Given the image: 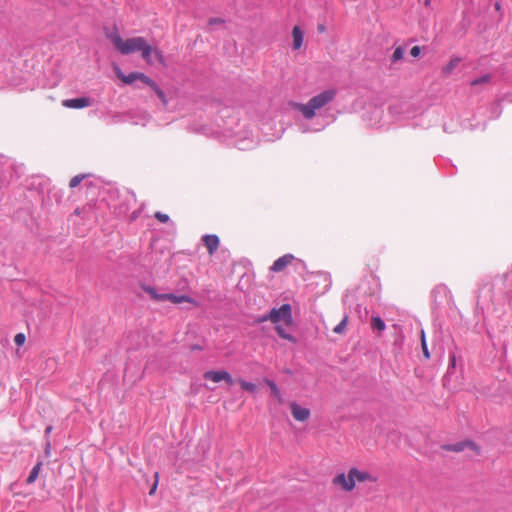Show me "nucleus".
Instances as JSON below:
<instances>
[{
  "instance_id": "1",
  "label": "nucleus",
  "mask_w": 512,
  "mask_h": 512,
  "mask_svg": "<svg viewBox=\"0 0 512 512\" xmlns=\"http://www.w3.org/2000/svg\"><path fill=\"white\" fill-rule=\"evenodd\" d=\"M102 201H104L106 209L108 208L118 219L133 222L141 213L142 207L128 214L132 205L136 203V196L133 191L125 187H110L107 190V198Z\"/></svg>"
},
{
  "instance_id": "2",
  "label": "nucleus",
  "mask_w": 512,
  "mask_h": 512,
  "mask_svg": "<svg viewBox=\"0 0 512 512\" xmlns=\"http://www.w3.org/2000/svg\"><path fill=\"white\" fill-rule=\"evenodd\" d=\"M109 39L121 54L129 55L135 52H141L142 58L148 64L153 63L152 55H154L160 63L163 62L162 53L149 45L144 37L138 36L123 40L118 33H112L109 35Z\"/></svg>"
},
{
  "instance_id": "3",
  "label": "nucleus",
  "mask_w": 512,
  "mask_h": 512,
  "mask_svg": "<svg viewBox=\"0 0 512 512\" xmlns=\"http://www.w3.org/2000/svg\"><path fill=\"white\" fill-rule=\"evenodd\" d=\"M106 210L104 201L88 202L82 206H78L69 215L68 220L73 224L80 222L99 223Z\"/></svg>"
},
{
  "instance_id": "4",
  "label": "nucleus",
  "mask_w": 512,
  "mask_h": 512,
  "mask_svg": "<svg viewBox=\"0 0 512 512\" xmlns=\"http://www.w3.org/2000/svg\"><path fill=\"white\" fill-rule=\"evenodd\" d=\"M336 96L334 89H327L313 96L306 104L293 103L295 110L302 113L305 119H312L316 115V110L323 108L330 103Z\"/></svg>"
},
{
  "instance_id": "5",
  "label": "nucleus",
  "mask_w": 512,
  "mask_h": 512,
  "mask_svg": "<svg viewBox=\"0 0 512 512\" xmlns=\"http://www.w3.org/2000/svg\"><path fill=\"white\" fill-rule=\"evenodd\" d=\"M32 185H37L40 187L39 194L42 197V207L47 210L50 207V201L55 200L56 202H58L63 195V192L61 190H57L55 188L50 189L48 187V181L41 178L34 179Z\"/></svg>"
},
{
  "instance_id": "6",
  "label": "nucleus",
  "mask_w": 512,
  "mask_h": 512,
  "mask_svg": "<svg viewBox=\"0 0 512 512\" xmlns=\"http://www.w3.org/2000/svg\"><path fill=\"white\" fill-rule=\"evenodd\" d=\"M259 322L270 321L272 323L284 322L285 324L292 323V311L290 304H283L279 308H273L269 313L264 314L258 320Z\"/></svg>"
},
{
  "instance_id": "7",
  "label": "nucleus",
  "mask_w": 512,
  "mask_h": 512,
  "mask_svg": "<svg viewBox=\"0 0 512 512\" xmlns=\"http://www.w3.org/2000/svg\"><path fill=\"white\" fill-rule=\"evenodd\" d=\"M116 76L121 79L125 84H132L136 80L142 81L144 84L152 82V79L141 72H131L128 75L123 74L119 67L114 69Z\"/></svg>"
},
{
  "instance_id": "8",
  "label": "nucleus",
  "mask_w": 512,
  "mask_h": 512,
  "mask_svg": "<svg viewBox=\"0 0 512 512\" xmlns=\"http://www.w3.org/2000/svg\"><path fill=\"white\" fill-rule=\"evenodd\" d=\"M93 103L92 99L86 96L65 99L62 101V105L70 109H82L91 106Z\"/></svg>"
},
{
  "instance_id": "9",
  "label": "nucleus",
  "mask_w": 512,
  "mask_h": 512,
  "mask_svg": "<svg viewBox=\"0 0 512 512\" xmlns=\"http://www.w3.org/2000/svg\"><path fill=\"white\" fill-rule=\"evenodd\" d=\"M203 377L205 379L211 380L215 383H218L220 381H225L228 384L233 383L232 376L227 371H223V370L222 371H215V370L206 371L204 373Z\"/></svg>"
},
{
  "instance_id": "10",
  "label": "nucleus",
  "mask_w": 512,
  "mask_h": 512,
  "mask_svg": "<svg viewBox=\"0 0 512 512\" xmlns=\"http://www.w3.org/2000/svg\"><path fill=\"white\" fill-rule=\"evenodd\" d=\"M466 448H469V449L475 451L476 453L479 452L477 445L474 442L468 441V440L460 441V442H457L454 444H446V445L442 446V449H444L446 451H453V452H462Z\"/></svg>"
},
{
  "instance_id": "11",
  "label": "nucleus",
  "mask_w": 512,
  "mask_h": 512,
  "mask_svg": "<svg viewBox=\"0 0 512 512\" xmlns=\"http://www.w3.org/2000/svg\"><path fill=\"white\" fill-rule=\"evenodd\" d=\"M290 409H291L293 418L300 422H304V421L308 420V418L310 417V414H311L310 410L308 408L302 407L299 404H297L296 402L290 403Z\"/></svg>"
},
{
  "instance_id": "12",
  "label": "nucleus",
  "mask_w": 512,
  "mask_h": 512,
  "mask_svg": "<svg viewBox=\"0 0 512 512\" xmlns=\"http://www.w3.org/2000/svg\"><path fill=\"white\" fill-rule=\"evenodd\" d=\"M350 475L353 479L354 486L356 485V482H376L377 478L373 476L372 474L368 473L367 471H361L355 467L350 468Z\"/></svg>"
},
{
  "instance_id": "13",
  "label": "nucleus",
  "mask_w": 512,
  "mask_h": 512,
  "mask_svg": "<svg viewBox=\"0 0 512 512\" xmlns=\"http://www.w3.org/2000/svg\"><path fill=\"white\" fill-rule=\"evenodd\" d=\"M333 483L341 486L345 491H352L354 489V482L350 475V470L348 471L347 475L344 473L338 474L334 478Z\"/></svg>"
},
{
  "instance_id": "14",
  "label": "nucleus",
  "mask_w": 512,
  "mask_h": 512,
  "mask_svg": "<svg viewBox=\"0 0 512 512\" xmlns=\"http://www.w3.org/2000/svg\"><path fill=\"white\" fill-rule=\"evenodd\" d=\"M293 260L294 256L292 254H285L274 261L273 265L270 267V270L273 272H281L289 264H291Z\"/></svg>"
},
{
  "instance_id": "15",
  "label": "nucleus",
  "mask_w": 512,
  "mask_h": 512,
  "mask_svg": "<svg viewBox=\"0 0 512 512\" xmlns=\"http://www.w3.org/2000/svg\"><path fill=\"white\" fill-rule=\"evenodd\" d=\"M164 301H170L174 304H180L183 302L196 304L195 300L187 295H176L173 293H163Z\"/></svg>"
},
{
  "instance_id": "16",
  "label": "nucleus",
  "mask_w": 512,
  "mask_h": 512,
  "mask_svg": "<svg viewBox=\"0 0 512 512\" xmlns=\"http://www.w3.org/2000/svg\"><path fill=\"white\" fill-rule=\"evenodd\" d=\"M203 242L206 246L209 254H213L219 246V238L217 235L214 234H208L203 236Z\"/></svg>"
},
{
  "instance_id": "17",
  "label": "nucleus",
  "mask_w": 512,
  "mask_h": 512,
  "mask_svg": "<svg viewBox=\"0 0 512 512\" xmlns=\"http://www.w3.org/2000/svg\"><path fill=\"white\" fill-rule=\"evenodd\" d=\"M293 37V49L298 50L302 44L304 39V34L299 26H295L292 30Z\"/></svg>"
},
{
  "instance_id": "18",
  "label": "nucleus",
  "mask_w": 512,
  "mask_h": 512,
  "mask_svg": "<svg viewBox=\"0 0 512 512\" xmlns=\"http://www.w3.org/2000/svg\"><path fill=\"white\" fill-rule=\"evenodd\" d=\"M147 85L153 89L156 93V95L158 96V98L163 102V104H167V99H166V96H165V93L163 92V90L159 87V85L152 79V82L150 83H147Z\"/></svg>"
},
{
  "instance_id": "19",
  "label": "nucleus",
  "mask_w": 512,
  "mask_h": 512,
  "mask_svg": "<svg viewBox=\"0 0 512 512\" xmlns=\"http://www.w3.org/2000/svg\"><path fill=\"white\" fill-rule=\"evenodd\" d=\"M142 288L152 299L156 301H164L163 293H158L154 287L146 285Z\"/></svg>"
},
{
  "instance_id": "20",
  "label": "nucleus",
  "mask_w": 512,
  "mask_h": 512,
  "mask_svg": "<svg viewBox=\"0 0 512 512\" xmlns=\"http://www.w3.org/2000/svg\"><path fill=\"white\" fill-rule=\"evenodd\" d=\"M371 327L374 330L379 332H383L386 328L385 322L381 319L380 316H372L371 317Z\"/></svg>"
},
{
  "instance_id": "21",
  "label": "nucleus",
  "mask_w": 512,
  "mask_h": 512,
  "mask_svg": "<svg viewBox=\"0 0 512 512\" xmlns=\"http://www.w3.org/2000/svg\"><path fill=\"white\" fill-rule=\"evenodd\" d=\"M266 383L267 385L269 386L270 390H271V393L273 396H275L279 402H282V395H281V392L279 390V388L277 387L276 383L272 380H266Z\"/></svg>"
},
{
  "instance_id": "22",
  "label": "nucleus",
  "mask_w": 512,
  "mask_h": 512,
  "mask_svg": "<svg viewBox=\"0 0 512 512\" xmlns=\"http://www.w3.org/2000/svg\"><path fill=\"white\" fill-rule=\"evenodd\" d=\"M40 469H41V463H37V464L32 468V470L30 471V474H29V476L27 477V480H26V482H27L28 484H31V483H33V482H35V481H36V479H37V477H38V475H39V471H40Z\"/></svg>"
},
{
  "instance_id": "23",
  "label": "nucleus",
  "mask_w": 512,
  "mask_h": 512,
  "mask_svg": "<svg viewBox=\"0 0 512 512\" xmlns=\"http://www.w3.org/2000/svg\"><path fill=\"white\" fill-rule=\"evenodd\" d=\"M297 126H298V131L301 132V133L318 132V131H321L324 128V126H322L320 128L312 129L305 122H299V123H297Z\"/></svg>"
},
{
  "instance_id": "24",
  "label": "nucleus",
  "mask_w": 512,
  "mask_h": 512,
  "mask_svg": "<svg viewBox=\"0 0 512 512\" xmlns=\"http://www.w3.org/2000/svg\"><path fill=\"white\" fill-rule=\"evenodd\" d=\"M404 53L405 49L402 46L396 47L392 54L391 61L393 63L400 61L401 59H403Z\"/></svg>"
},
{
  "instance_id": "25",
  "label": "nucleus",
  "mask_w": 512,
  "mask_h": 512,
  "mask_svg": "<svg viewBox=\"0 0 512 512\" xmlns=\"http://www.w3.org/2000/svg\"><path fill=\"white\" fill-rule=\"evenodd\" d=\"M86 177H87L86 174H78V175L74 176L73 178H71V180L69 182V187L76 188Z\"/></svg>"
},
{
  "instance_id": "26",
  "label": "nucleus",
  "mask_w": 512,
  "mask_h": 512,
  "mask_svg": "<svg viewBox=\"0 0 512 512\" xmlns=\"http://www.w3.org/2000/svg\"><path fill=\"white\" fill-rule=\"evenodd\" d=\"M276 331H277L278 335H279L281 338L286 339V340H289V341H291V342H295V338H294L292 335H290V334L286 333V331H285V329H284L283 327H281V326H276Z\"/></svg>"
},
{
  "instance_id": "27",
  "label": "nucleus",
  "mask_w": 512,
  "mask_h": 512,
  "mask_svg": "<svg viewBox=\"0 0 512 512\" xmlns=\"http://www.w3.org/2000/svg\"><path fill=\"white\" fill-rule=\"evenodd\" d=\"M490 78L491 77L489 74H484L478 78L473 79L470 84H471V86H477V85L489 82Z\"/></svg>"
},
{
  "instance_id": "28",
  "label": "nucleus",
  "mask_w": 512,
  "mask_h": 512,
  "mask_svg": "<svg viewBox=\"0 0 512 512\" xmlns=\"http://www.w3.org/2000/svg\"><path fill=\"white\" fill-rule=\"evenodd\" d=\"M421 347H422L423 355L425 356V358L428 359L430 357V353H429V350L427 347L424 330L421 331Z\"/></svg>"
},
{
  "instance_id": "29",
  "label": "nucleus",
  "mask_w": 512,
  "mask_h": 512,
  "mask_svg": "<svg viewBox=\"0 0 512 512\" xmlns=\"http://www.w3.org/2000/svg\"><path fill=\"white\" fill-rule=\"evenodd\" d=\"M459 59H451L450 62L444 67L443 72L449 74L458 65Z\"/></svg>"
},
{
  "instance_id": "30",
  "label": "nucleus",
  "mask_w": 512,
  "mask_h": 512,
  "mask_svg": "<svg viewBox=\"0 0 512 512\" xmlns=\"http://www.w3.org/2000/svg\"><path fill=\"white\" fill-rule=\"evenodd\" d=\"M240 385H241V388L246 391L254 392L256 390V385L254 383L247 382L245 380H241Z\"/></svg>"
},
{
  "instance_id": "31",
  "label": "nucleus",
  "mask_w": 512,
  "mask_h": 512,
  "mask_svg": "<svg viewBox=\"0 0 512 512\" xmlns=\"http://www.w3.org/2000/svg\"><path fill=\"white\" fill-rule=\"evenodd\" d=\"M347 325V318L345 317L344 319H342L333 329V331L337 334H341L345 327Z\"/></svg>"
},
{
  "instance_id": "32",
  "label": "nucleus",
  "mask_w": 512,
  "mask_h": 512,
  "mask_svg": "<svg viewBox=\"0 0 512 512\" xmlns=\"http://www.w3.org/2000/svg\"><path fill=\"white\" fill-rule=\"evenodd\" d=\"M26 337L23 333H18L14 337V342L17 346H22L25 343Z\"/></svg>"
},
{
  "instance_id": "33",
  "label": "nucleus",
  "mask_w": 512,
  "mask_h": 512,
  "mask_svg": "<svg viewBox=\"0 0 512 512\" xmlns=\"http://www.w3.org/2000/svg\"><path fill=\"white\" fill-rule=\"evenodd\" d=\"M154 217H155L158 221H160V222H162V223H166V222H168V221H169V215H167V214H165V213H162V212H156V213L154 214Z\"/></svg>"
},
{
  "instance_id": "34",
  "label": "nucleus",
  "mask_w": 512,
  "mask_h": 512,
  "mask_svg": "<svg viewBox=\"0 0 512 512\" xmlns=\"http://www.w3.org/2000/svg\"><path fill=\"white\" fill-rule=\"evenodd\" d=\"M501 109H500V105L499 104H495L493 107H492V117L493 118H498L501 114Z\"/></svg>"
},
{
  "instance_id": "35",
  "label": "nucleus",
  "mask_w": 512,
  "mask_h": 512,
  "mask_svg": "<svg viewBox=\"0 0 512 512\" xmlns=\"http://www.w3.org/2000/svg\"><path fill=\"white\" fill-rule=\"evenodd\" d=\"M421 53V48L419 46H413L411 49H410V55L412 57H418Z\"/></svg>"
},
{
  "instance_id": "36",
  "label": "nucleus",
  "mask_w": 512,
  "mask_h": 512,
  "mask_svg": "<svg viewBox=\"0 0 512 512\" xmlns=\"http://www.w3.org/2000/svg\"><path fill=\"white\" fill-rule=\"evenodd\" d=\"M155 478H156V480L149 491L150 495H153L155 493L157 486H158V473L157 472L155 473Z\"/></svg>"
},
{
  "instance_id": "37",
  "label": "nucleus",
  "mask_w": 512,
  "mask_h": 512,
  "mask_svg": "<svg viewBox=\"0 0 512 512\" xmlns=\"http://www.w3.org/2000/svg\"><path fill=\"white\" fill-rule=\"evenodd\" d=\"M208 23L209 25L223 24L224 20L221 18H210Z\"/></svg>"
},
{
  "instance_id": "38",
  "label": "nucleus",
  "mask_w": 512,
  "mask_h": 512,
  "mask_svg": "<svg viewBox=\"0 0 512 512\" xmlns=\"http://www.w3.org/2000/svg\"><path fill=\"white\" fill-rule=\"evenodd\" d=\"M238 148L240 150H245V149H249L250 148V145L249 144H246V140L242 141V143H239L238 144Z\"/></svg>"
},
{
  "instance_id": "39",
  "label": "nucleus",
  "mask_w": 512,
  "mask_h": 512,
  "mask_svg": "<svg viewBox=\"0 0 512 512\" xmlns=\"http://www.w3.org/2000/svg\"><path fill=\"white\" fill-rule=\"evenodd\" d=\"M455 365H456V358L453 355V356L450 357V367L454 368Z\"/></svg>"
},
{
  "instance_id": "40",
  "label": "nucleus",
  "mask_w": 512,
  "mask_h": 512,
  "mask_svg": "<svg viewBox=\"0 0 512 512\" xmlns=\"http://www.w3.org/2000/svg\"><path fill=\"white\" fill-rule=\"evenodd\" d=\"M49 451H50V442L47 441L46 442V445H45V453L48 455L49 454Z\"/></svg>"
},
{
  "instance_id": "41",
  "label": "nucleus",
  "mask_w": 512,
  "mask_h": 512,
  "mask_svg": "<svg viewBox=\"0 0 512 512\" xmlns=\"http://www.w3.org/2000/svg\"><path fill=\"white\" fill-rule=\"evenodd\" d=\"M52 429V426H47L45 429V435L48 436L51 433Z\"/></svg>"
},
{
  "instance_id": "42",
  "label": "nucleus",
  "mask_w": 512,
  "mask_h": 512,
  "mask_svg": "<svg viewBox=\"0 0 512 512\" xmlns=\"http://www.w3.org/2000/svg\"><path fill=\"white\" fill-rule=\"evenodd\" d=\"M390 111L392 114H395L396 113V107L395 106H391L390 107Z\"/></svg>"
},
{
  "instance_id": "43",
  "label": "nucleus",
  "mask_w": 512,
  "mask_h": 512,
  "mask_svg": "<svg viewBox=\"0 0 512 512\" xmlns=\"http://www.w3.org/2000/svg\"><path fill=\"white\" fill-rule=\"evenodd\" d=\"M318 30H319L320 32H323V31H324V25H319V26H318Z\"/></svg>"
},
{
  "instance_id": "44",
  "label": "nucleus",
  "mask_w": 512,
  "mask_h": 512,
  "mask_svg": "<svg viewBox=\"0 0 512 512\" xmlns=\"http://www.w3.org/2000/svg\"><path fill=\"white\" fill-rule=\"evenodd\" d=\"M430 3H431V0H425V1H424L425 6H429V5H430Z\"/></svg>"
},
{
  "instance_id": "45",
  "label": "nucleus",
  "mask_w": 512,
  "mask_h": 512,
  "mask_svg": "<svg viewBox=\"0 0 512 512\" xmlns=\"http://www.w3.org/2000/svg\"><path fill=\"white\" fill-rule=\"evenodd\" d=\"M495 8H496V10L500 9V4L498 2L495 4Z\"/></svg>"
},
{
  "instance_id": "46",
  "label": "nucleus",
  "mask_w": 512,
  "mask_h": 512,
  "mask_svg": "<svg viewBox=\"0 0 512 512\" xmlns=\"http://www.w3.org/2000/svg\"><path fill=\"white\" fill-rule=\"evenodd\" d=\"M16 218H17V220H20V212L19 211L16 213Z\"/></svg>"
}]
</instances>
